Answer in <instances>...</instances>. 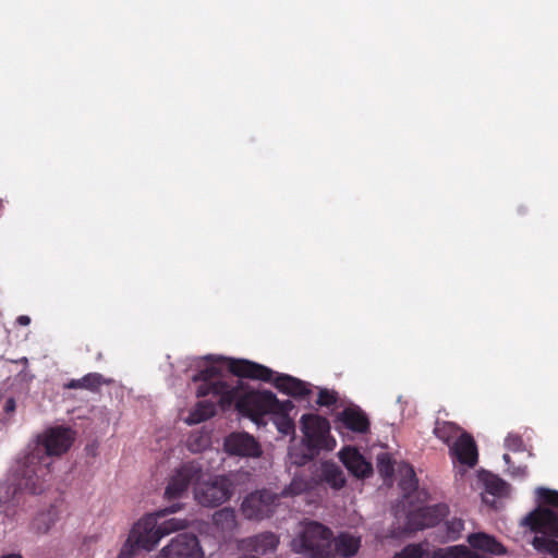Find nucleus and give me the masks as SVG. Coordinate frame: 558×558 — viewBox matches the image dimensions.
I'll use <instances>...</instances> for the list:
<instances>
[{"instance_id": "39448f33", "label": "nucleus", "mask_w": 558, "mask_h": 558, "mask_svg": "<svg viewBox=\"0 0 558 558\" xmlns=\"http://www.w3.org/2000/svg\"><path fill=\"white\" fill-rule=\"evenodd\" d=\"M293 549L312 558H329L333 556L332 531L324 524L310 521L292 543Z\"/></svg>"}, {"instance_id": "2f4dec72", "label": "nucleus", "mask_w": 558, "mask_h": 558, "mask_svg": "<svg viewBox=\"0 0 558 558\" xmlns=\"http://www.w3.org/2000/svg\"><path fill=\"white\" fill-rule=\"evenodd\" d=\"M445 524L447 527V537L452 541L457 539L464 529V521L459 518H452L446 521Z\"/></svg>"}, {"instance_id": "4c0bfd02", "label": "nucleus", "mask_w": 558, "mask_h": 558, "mask_svg": "<svg viewBox=\"0 0 558 558\" xmlns=\"http://www.w3.org/2000/svg\"><path fill=\"white\" fill-rule=\"evenodd\" d=\"M487 492L495 496H501L507 489V484L505 481L494 477L486 483Z\"/></svg>"}, {"instance_id": "2eb2a0df", "label": "nucleus", "mask_w": 558, "mask_h": 558, "mask_svg": "<svg viewBox=\"0 0 558 558\" xmlns=\"http://www.w3.org/2000/svg\"><path fill=\"white\" fill-rule=\"evenodd\" d=\"M336 422L356 434H366L371 428V422L366 413L357 405L344 408L338 413Z\"/></svg>"}, {"instance_id": "423d86ee", "label": "nucleus", "mask_w": 558, "mask_h": 558, "mask_svg": "<svg viewBox=\"0 0 558 558\" xmlns=\"http://www.w3.org/2000/svg\"><path fill=\"white\" fill-rule=\"evenodd\" d=\"M234 385L241 388L234 397L235 409L244 416L258 422L260 417L271 413V404H277V397L268 390L256 391L250 390L248 387L239 378L234 380Z\"/></svg>"}, {"instance_id": "f8f14e48", "label": "nucleus", "mask_w": 558, "mask_h": 558, "mask_svg": "<svg viewBox=\"0 0 558 558\" xmlns=\"http://www.w3.org/2000/svg\"><path fill=\"white\" fill-rule=\"evenodd\" d=\"M160 558H202L198 538L192 533H182L161 549Z\"/></svg>"}, {"instance_id": "9d476101", "label": "nucleus", "mask_w": 558, "mask_h": 558, "mask_svg": "<svg viewBox=\"0 0 558 558\" xmlns=\"http://www.w3.org/2000/svg\"><path fill=\"white\" fill-rule=\"evenodd\" d=\"M203 476V469L198 463L192 461L182 464L169 478L165 497L168 500L181 498L186 493L189 486L192 483L195 486L197 481Z\"/></svg>"}, {"instance_id": "4468645a", "label": "nucleus", "mask_w": 558, "mask_h": 558, "mask_svg": "<svg viewBox=\"0 0 558 558\" xmlns=\"http://www.w3.org/2000/svg\"><path fill=\"white\" fill-rule=\"evenodd\" d=\"M225 450L231 456L258 458L262 448L258 441L248 433H232L225 440Z\"/></svg>"}, {"instance_id": "c9c22d12", "label": "nucleus", "mask_w": 558, "mask_h": 558, "mask_svg": "<svg viewBox=\"0 0 558 558\" xmlns=\"http://www.w3.org/2000/svg\"><path fill=\"white\" fill-rule=\"evenodd\" d=\"M505 446L507 449L514 452L524 450V442L519 434L510 433L505 439Z\"/></svg>"}, {"instance_id": "a878e982", "label": "nucleus", "mask_w": 558, "mask_h": 558, "mask_svg": "<svg viewBox=\"0 0 558 558\" xmlns=\"http://www.w3.org/2000/svg\"><path fill=\"white\" fill-rule=\"evenodd\" d=\"M214 524L223 533H231L235 530L236 513L233 508L226 507L216 511L213 515Z\"/></svg>"}, {"instance_id": "bb28decb", "label": "nucleus", "mask_w": 558, "mask_h": 558, "mask_svg": "<svg viewBox=\"0 0 558 558\" xmlns=\"http://www.w3.org/2000/svg\"><path fill=\"white\" fill-rule=\"evenodd\" d=\"M216 414V404L214 402L201 401L190 413L186 422L189 424L202 423Z\"/></svg>"}, {"instance_id": "79ce46f5", "label": "nucleus", "mask_w": 558, "mask_h": 558, "mask_svg": "<svg viewBox=\"0 0 558 558\" xmlns=\"http://www.w3.org/2000/svg\"><path fill=\"white\" fill-rule=\"evenodd\" d=\"M0 558H23V556L19 553H11L2 555Z\"/></svg>"}, {"instance_id": "72a5a7b5", "label": "nucleus", "mask_w": 558, "mask_h": 558, "mask_svg": "<svg viewBox=\"0 0 558 558\" xmlns=\"http://www.w3.org/2000/svg\"><path fill=\"white\" fill-rule=\"evenodd\" d=\"M294 405L292 401L286 400L280 401L277 399V404H271V413L276 416H289L290 412L293 410Z\"/></svg>"}, {"instance_id": "6e6552de", "label": "nucleus", "mask_w": 558, "mask_h": 558, "mask_svg": "<svg viewBox=\"0 0 558 558\" xmlns=\"http://www.w3.org/2000/svg\"><path fill=\"white\" fill-rule=\"evenodd\" d=\"M300 422L310 458L318 454L323 449L335 448L336 440L330 436V424L326 417L310 413L302 415Z\"/></svg>"}, {"instance_id": "f03ea898", "label": "nucleus", "mask_w": 558, "mask_h": 558, "mask_svg": "<svg viewBox=\"0 0 558 558\" xmlns=\"http://www.w3.org/2000/svg\"><path fill=\"white\" fill-rule=\"evenodd\" d=\"M227 369L239 378H250L270 383L275 372L269 367L242 359L217 357L213 363L198 371L194 376V381H202L197 389V397L213 396L222 408H229L234 402V397L241 388L221 379V368Z\"/></svg>"}, {"instance_id": "4be33fe9", "label": "nucleus", "mask_w": 558, "mask_h": 558, "mask_svg": "<svg viewBox=\"0 0 558 558\" xmlns=\"http://www.w3.org/2000/svg\"><path fill=\"white\" fill-rule=\"evenodd\" d=\"M111 379L105 378L99 373H88L82 378L71 379L63 385L64 389H84L90 392H98L104 385H110Z\"/></svg>"}, {"instance_id": "aec40b11", "label": "nucleus", "mask_w": 558, "mask_h": 558, "mask_svg": "<svg viewBox=\"0 0 558 558\" xmlns=\"http://www.w3.org/2000/svg\"><path fill=\"white\" fill-rule=\"evenodd\" d=\"M468 543L473 549L493 556H504L507 553L506 547L495 536L485 532L470 534Z\"/></svg>"}, {"instance_id": "412c9836", "label": "nucleus", "mask_w": 558, "mask_h": 558, "mask_svg": "<svg viewBox=\"0 0 558 558\" xmlns=\"http://www.w3.org/2000/svg\"><path fill=\"white\" fill-rule=\"evenodd\" d=\"M318 478L322 483L333 489H340L345 485V477L341 468L332 461H324L320 464Z\"/></svg>"}, {"instance_id": "58836bf2", "label": "nucleus", "mask_w": 558, "mask_h": 558, "mask_svg": "<svg viewBox=\"0 0 558 558\" xmlns=\"http://www.w3.org/2000/svg\"><path fill=\"white\" fill-rule=\"evenodd\" d=\"M400 486L405 493H411L416 489L417 480L412 468L409 469L407 475L401 480Z\"/></svg>"}, {"instance_id": "c03bdc74", "label": "nucleus", "mask_w": 558, "mask_h": 558, "mask_svg": "<svg viewBox=\"0 0 558 558\" xmlns=\"http://www.w3.org/2000/svg\"><path fill=\"white\" fill-rule=\"evenodd\" d=\"M504 461L507 463V464H510L511 463V458L508 453H505L504 457H502Z\"/></svg>"}, {"instance_id": "9b49d317", "label": "nucleus", "mask_w": 558, "mask_h": 558, "mask_svg": "<svg viewBox=\"0 0 558 558\" xmlns=\"http://www.w3.org/2000/svg\"><path fill=\"white\" fill-rule=\"evenodd\" d=\"M9 482L10 484L7 486L5 495L0 496V523H5L7 520L16 521L19 519V508L25 504L22 497L24 492L32 495L39 494L33 493L15 483L13 478V465L10 468Z\"/></svg>"}, {"instance_id": "473e14b6", "label": "nucleus", "mask_w": 558, "mask_h": 558, "mask_svg": "<svg viewBox=\"0 0 558 558\" xmlns=\"http://www.w3.org/2000/svg\"><path fill=\"white\" fill-rule=\"evenodd\" d=\"M338 401V395L333 390H329L327 388L319 389L318 398L316 403L320 407H331L336 404Z\"/></svg>"}, {"instance_id": "a19ab883", "label": "nucleus", "mask_w": 558, "mask_h": 558, "mask_svg": "<svg viewBox=\"0 0 558 558\" xmlns=\"http://www.w3.org/2000/svg\"><path fill=\"white\" fill-rule=\"evenodd\" d=\"M16 323L21 326H27L31 324V318L27 315H20L16 318Z\"/></svg>"}, {"instance_id": "5701e85b", "label": "nucleus", "mask_w": 558, "mask_h": 558, "mask_svg": "<svg viewBox=\"0 0 558 558\" xmlns=\"http://www.w3.org/2000/svg\"><path fill=\"white\" fill-rule=\"evenodd\" d=\"M360 547V536H354L348 532H342L337 537L332 536L333 555L352 557L359 551Z\"/></svg>"}, {"instance_id": "cd10ccee", "label": "nucleus", "mask_w": 558, "mask_h": 558, "mask_svg": "<svg viewBox=\"0 0 558 558\" xmlns=\"http://www.w3.org/2000/svg\"><path fill=\"white\" fill-rule=\"evenodd\" d=\"M433 558H477V555L466 546L457 545L435 550Z\"/></svg>"}, {"instance_id": "7c9ffc66", "label": "nucleus", "mask_w": 558, "mask_h": 558, "mask_svg": "<svg viewBox=\"0 0 558 558\" xmlns=\"http://www.w3.org/2000/svg\"><path fill=\"white\" fill-rule=\"evenodd\" d=\"M537 494L538 499L543 505L558 508V490L538 488Z\"/></svg>"}, {"instance_id": "6ab92c4d", "label": "nucleus", "mask_w": 558, "mask_h": 558, "mask_svg": "<svg viewBox=\"0 0 558 558\" xmlns=\"http://www.w3.org/2000/svg\"><path fill=\"white\" fill-rule=\"evenodd\" d=\"M270 381L274 383L279 391L293 398H305L312 392L310 384L287 374L277 375Z\"/></svg>"}, {"instance_id": "37998d69", "label": "nucleus", "mask_w": 558, "mask_h": 558, "mask_svg": "<svg viewBox=\"0 0 558 558\" xmlns=\"http://www.w3.org/2000/svg\"><path fill=\"white\" fill-rule=\"evenodd\" d=\"M181 507L179 505H173L171 506L170 508L166 509L165 511H168V512H177Z\"/></svg>"}, {"instance_id": "f3484780", "label": "nucleus", "mask_w": 558, "mask_h": 558, "mask_svg": "<svg viewBox=\"0 0 558 558\" xmlns=\"http://www.w3.org/2000/svg\"><path fill=\"white\" fill-rule=\"evenodd\" d=\"M340 460L348 471L357 478L368 477L373 466L355 448H344L340 452Z\"/></svg>"}, {"instance_id": "f257e3e1", "label": "nucleus", "mask_w": 558, "mask_h": 558, "mask_svg": "<svg viewBox=\"0 0 558 558\" xmlns=\"http://www.w3.org/2000/svg\"><path fill=\"white\" fill-rule=\"evenodd\" d=\"M74 440L75 433L63 426L50 427L38 434L13 462L15 483L33 493H43L51 473L52 458L66 453Z\"/></svg>"}, {"instance_id": "a211bd4d", "label": "nucleus", "mask_w": 558, "mask_h": 558, "mask_svg": "<svg viewBox=\"0 0 558 558\" xmlns=\"http://www.w3.org/2000/svg\"><path fill=\"white\" fill-rule=\"evenodd\" d=\"M241 544L242 548L246 551L263 556L277 549L279 545V538L272 532H263L257 535L244 538Z\"/></svg>"}, {"instance_id": "ea45409f", "label": "nucleus", "mask_w": 558, "mask_h": 558, "mask_svg": "<svg viewBox=\"0 0 558 558\" xmlns=\"http://www.w3.org/2000/svg\"><path fill=\"white\" fill-rule=\"evenodd\" d=\"M276 424L280 433L288 435L294 428V424L290 416H277Z\"/></svg>"}, {"instance_id": "0eeeda50", "label": "nucleus", "mask_w": 558, "mask_h": 558, "mask_svg": "<svg viewBox=\"0 0 558 558\" xmlns=\"http://www.w3.org/2000/svg\"><path fill=\"white\" fill-rule=\"evenodd\" d=\"M234 492V484L227 475L199 478L194 486V499L202 507L216 508L228 501Z\"/></svg>"}, {"instance_id": "e433bc0d", "label": "nucleus", "mask_w": 558, "mask_h": 558, "mask_svg": "<svg viewBox=\"0 0 558 558\" xmlns=\"http://www.w3.org/2000/svg\"><path fill=\"white\" fill-rule=\"evenodd\" d=\"M423 550L420 545H408L401 551L396 553L393 558H422Z\"/></svg>"}, {"instance_id": "7ed1b4c3", "label": "nucleus", "mask_w": 558, "mask_h": 558, "mask_svg": "<svg viewBox=\"0 0 558 558\" xmlns=\"http://www.w3.org/2000/svg\"><path fill=\"white\" fill-rule=\"evenodd\" d=\"M186 526V520L172 518L158 524L155 514H147L133 525L121 549V556H133L138 549L153 550L163 536Z\"/></svg>"}, {"instance_id": "c756f323", "label": "nucleus", "mask_w": 558, "mask_h": 558, "mask_svg": "<svg viewBox=\"0 0 558 558\" xmlns=\"http://www.w3.org/2000/svg\"><path fill=\"white\" fill-rule=\"evenodd\" d=\"M307 489V483L302 478H293L291 483L284 487L278 495L281 497H293L302 494Z\"/></svg>"}, {"instance_id": "ddd939ff", "label": "nucleus", "mask_w": 558, "mask_h": 558, "mask_svg": "<svg viewBox=\"0 0 558 558\" xmlns=\"http://www.w3.org/2000/svg\"><path fill=\"white\" fill-rule=\"evenodd\" d=\"M449 512L448 506L437 504L422 507L410 511L407 515V527L409 531H420L437 525Z\"/></svg>"}, {"instance_id": "c85d7f7f", "label": "nucleus", "mask_w": 558, "mask_h": 558, "mask_svg": "<svg viewBox=\"0 0 558 558\" xmlns=\"http://www.w3.org/2000/svg\"><path fill=\"white\" fill-rule=\"evenodd\" d=\"M16 411V401L14 397H0V418L8 422Z\"/></svg>"}, {"instance_id": "f704fd0d", "label": "nucleus", "mask_w": 558, "mask_h": 558, "mask_svg": "<svg viewBox=\"0 0 558 558\" xmlns=\"http://www.w3.org/2000/svg\"><path fill=\"white\" fill-rule=\"evenodd\" d=\"M377 468L383 476H391L393 474V463L388 454H380L377 459Z\"/></svg>"}, {"instance_id": "20e7f679", "label": "nucleus", "mask_w": 558, "mask_h": 558, "mask_svg": "<svg viewBox=\"0 0 558 558\" xmlns=\"http://www.w3.org/2000/svg\"><path fill=\"white\" fill-rule=\"evenodd\" d=\"M525 523L535 532L532 545L543 554L558 558V513L545 506H539L525 518Z\"/></svg>"}, {"instance_id": "b1692460", "label": "nucleus", "mask_w": 558, "mask_h": 558, "mask_svg": "<svg viewBox=\"0 0 558 558\" xmlns=\"http://www.w3.org/2000/svg\"><path fill=\"white\" fill-rule=\"evenodd\" d=\"M58 521V513L53 507L38 512L31 522V529L37 534H46Z\"/></svg>"}, {"instance_id": "1a4fd4ad", "label": "nucleus", "mask_w": 558, "mask_h": 558, "mask_svg": "<svg viewBox=\"0 0 558 558\" xmlns=\"http://www.w3.org/2000/svg\"><path fill=\"white\" fill-rule=\"evenodd\" d=\"M279 505V495L263 488L248 494L242 501L241 511L248 520L269 518Z\"/></svg>"}, {"instance_id": "dca6fc26", "label": "nucleus", "mask_w": 558, "mask_h": 558, "mask_svg": "<svg viewBox=\"0 0 558 558\" xmlns=\"http://www.w3.org/2000/svg\"><path fill=\"white\" fill-rule=\"evenodd\" d=\"M450 451L461 464L474 466L477 463V448L473 437L462 433L450 446Z\"/></svg>"}, {"instance_id": "393cba45", "label": "nucleus", "mask_w": 558, "mask_h": 558, "mask_svg": "<svg viewBox=\"0 0 558 558\" xmlns=\"http://www.w3.org/2000/svg\"><path fill=\"white\" fill-rule=\"evenodd\" d=\"M460 432L461 428L458 424L440 420L435 422V427L433 429L434 435L448 446H450L452 441H456L457 438H459L458 435Z\"/></svg>"}]
</instances>
